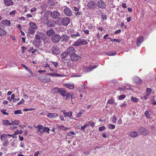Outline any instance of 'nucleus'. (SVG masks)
I'll use <instances>...</instances> for the list:
<instances>
[{
	"instance_id": "nucleus-1",
	"label": "nucleus",
	"mask_w": 156,
	"mask_h": 156,
	"mask_svg": "<svg viewBox=\"0 0 156 156\" xmlns=\"http://www.w3.org/2000/svg\"><path fill=\"white\" fill-rule=\"evenodd\" d=\"M51 49L53 54L57 55H59L60 53V49L57 45L53 46Z\"/></svg>"
},
{
	"instance_id": "nucleus-2",
	"label": "nucleus",
	"mask_w": 156,
	"mask_h": 156,
	"mask_svg": "<svg viewBox=\"0 0 156 156\" xmlns=\"http://www.w3.org/2000/svg\"><path fill=\"white\" fill-rule=\"evenodd\" d=\"M58 20L61 21L62 24L65 26H67L70 21V18L68 17H66L62 18H59Z\"/></svg>"
},
{
	"instance_id": "nucleus-3",
	"label": "nucleus",
	"mask_w": 156,
	"mask_h": 156,
	"mask_svg": "<svg viewBox=\"0 0 156 156\" xmlns=\"http://www.w3.org/2000/svg\"><path fill=\"white\" fill-rule=\"evenodd\" d=\"M138 130L139 132L140 133L141 135H146L149 133V131L145 127H141L139 128Z\"/></svg>"
},
{
	"instance_id": "nucleus-4",
	"label": "nucleus",
	"mask_w": 156,
	"mask_h": 156,
	"mask_svg": "<svg viewBox=\"0 0 156 156\" xmlns=\"http://www.w3.org/2000/svg\"><path fill=\"white\" fill-rule=\"evenodd\" d=\"M96 5V3L94 1H90L87 3V6L88 9H94Z\"/></svg>"
},
{
	"instance_id": "nucleus-5",
	"label": "nucleus",
	"mask_w": 156,
	"mask_h": 156,
	"mask_svg": "<svg viewBox=\"0 0 156 156\" xmlns=\"http://www.w3.org/2000/svg\"><path fill=\"white\" fill-rule=\"evenodd\" d=\"M44 17L45 18L46 20H47V22L46 23L47 25L49 27H53L55 25V23L54 22V21L52 20H48V18L47 16H44Z\"/></svg>"
},
{
	"instance_id": "nucleus-6",
	"label": "nucleus",
	"mask_w": 156,
	"mask_h": 156,
	"mask_svg": "<svg viewBox=\"0 0 156 156\" xmlns=\"http://www.w3.org/2000/svg\"><path fill=\"white\" fill-rule=\"evenodd\" d=\"M96 5L98 7L101 9H105L106 6V4L105 2L102 0L98 1Z\"/></svg>"
},
{
	"instance_id": "nucleus-7",
	"label": "nucleus",
	"mask_w": 156,
	"mask_h": 156,
	"mask_svg": "<svg viewBox=\"0 0 156 156\" xmlns=\"http://www.w3.org/2000/svg\"><path fill=\"white\" fill-rule=\"evenodd\" d=\"M50 16L53 19H56L59 18V17L60 16V14L58 12L54 11L51 13Z\"/></svg>"
},
{
	"instance_id": "nucleus-8",
	"label": "nucleus",
	"mask_w": 156,
	"mask_h": 156,
	"mask_svg": "<svg viewBox=\"0 0 156 156\" xmlns=\"http://www.w3.org/2000/svg\"><path fill=\"white\" fill-rule=\"evenodd\" d=\"M63 12L65 15L68 16H72L73 14L71 10L66 7L64 9Z\"/></svg>"
},
{
	"instance_id": "nucleus-9",
	"label": "nucleus",
	"mask_w": 156,
	"mask_h": 156,
	"mask_svg": "<svg viewBox=\"0 0 156 156\" xmlns=\"http://www.w3.org/2000/svg\"><path fill=\"white\" fill-rule=\"evenodd\" d=\"M61 38L60 36L58 34H54L51 38L52 41L54 43L58 42Z\"/></svg>"
},
{
	"instance_id": "nucleus-10",
	"label": "nucleus",
	"mask_w": 156,
	"mask_h": 156,
	"mask_svg": "<svg viewBox=\"0 0 156 156\" xmlns=\"http://www.w3.org/2000/svg\"><path fill=\"white\" fill-rule=\"evenodd\" d=\"M81 57L80 56L74 53L72 55L70 56V58L73 62L77 61L80 59Z\"/></svg>"
},
{
	"instance_id": "nucleus-11",
	"label": "nucleus",
	"mask_w": 156,
	"mask_h": 156,
	"mask_svg": "<svg viewBox=\"0 0 156 156\" xmlns=\"http://www.w3.org/2000/svg\"><path fill=\"white\" fill-rule=\"evenodd\" d=\"M75 51L74 48L72 47H69L66 50L67 54L70 55L75 53Z\"/></svg>"
},
{
	"instance_id": "nucleus-12",
	"label": "nucleus",
	"mask_w": 156,
	"mask_h": 156,
	"mask_svg": "<svg viewBox=\"0 0 156 156\" xmlns=\"http://www.w3.org/2000/svg\"><path fill=\"white\" fill-rule=\"evenodd\" d=\"M69 38L67 35L64 34L61 37L60 39L62 42H66L68 41Z\"/></svg>"
},
{
	"instance_id": "nucleus-13",
	"label": "nucleus",
	"mask_w": 156,
	"mask_h": 156,
	"mask_svg": "<svg viewBox=\"0 0 156 156\" xmlns=\"http://www.w3.org/2000/svg\"><path fill=\"white\" fill-rule=\"evenodd\" d=\"M58 116V115L56 113H49L47 116L50 119H55Z\"/></svg>"
},
{
	"instance_id": "nucleus-14",
	"label": "nucleus",
	"mask_w": 156,
	"mask_h": 156,
	"mask_svg": "<svg viewBox=\"0 0 156 156\" xmlns=\"http://www.w3.org/2000/svg\"><path fill=\"white\" fill-rule=\"evenodd\" d=\"M55 33V31L52 28H51L50 30H48L46 32L47 35L49 37L52 36Z\"/></svg>"
},
{
	"instance_id": "nucleus-15",
	"label": "nucleus",
	"mask_w": 156,
	"mask_h": 156,
	"mask_svg": "<svg viewBox=\"0 0 156 156\" xmlns=\"http://www.w3.org/2000/svg\"><path fill=\"white\" fill-rule=\"evenodd\" d=\"M66 93V90L64 88H60L59 91V93L60 94L65 97V94Z\"/></svg>"
},
{
	"instance_id": "nucleus-16",
	"label": "nucleus",
	"mask_w": 156,
	"mask_h": 156,
	"mask_svg": "<svg viewBox=\"0 0 156 156\" xmlns=\"http://www.w3.org/2000/svg\"><path fill=\"white\" fill-rule=\"evenodd\" d=\"M41 43L42 42L41 40H38L37 39H35L33 41L34 44L36 46H40Z\"/></svg>"
},
{
	"instance_id": "nucleus-17",
	"label": "nucleus",
	"mask_w": 156,
	"mask_h": 156,
	"mask_svg": "<svg viewBox=\"0 0 156 156\" xmlns=\"http://www.w3.org/2000/svg\"><path fill=\"white\" fill-rule=\"evenodd\" d=\"M143 41V36L139 37L137 39V42L136 43L137 46L138 47L139 46L142 42Z\"/></svg>"
},
{
	"instance_id": "nucleus-18",
	"label": "nucleus",
	"mask_w": 156,
	"mask_h": 156,
	"mask_svg": "<svg viewBox=\"0 0 156 156\" xmlns=\"http://www.w3.org/2000/svg\"><path fill=\"white\" fill-rule=\"evenodd\" d=\"M64 86L69 89H73L74 87V84L73 83H66L64 84Z\"/></svg>"
},
{
	"instance_id": "nucleus-19",
	"label": "nucleus",
	"mask_w": 156,
	"mask_h": 156,
	"mask_svg": "<svg viewBox=\"0 0 156 156\" xmlns=\"http://www.w3.org/2000/svg\"><path fill=\"white\" fill-rule=\"evenodd\" d=\"M8 137H7V134H3L1 136V140L2 141H8Z\"/></svg>"
},
{
	"instance_id": "nucleus-20",
	"label": "nucleus",
	"mask_w": 156,
	"mask_h": 156,
	"mask_svg": "<svg viewBox=\"0 0 156 156\" xmlns=\"http://www.w3.org/2000/svg\"><path fill=\"white\" fill-rule=\"evenodd\" d=\"M2 23L4 25L7 26H9L11 24L10 21L7 20H2Z\"/></svg>"
},
{
	"instance_id": "nucleus-21",
	"label": "nucleus",
	"mask_w": 156,
	"mask_h": 156,
	"mask_svg": "<svg viewBox=\"0 0 156 156\" xmlns=\"http://www.w3.org/2000/svg\"><path fill=\"white\" fill-rule=\"evenodd\" d=\"M29 25L31 28L33 29H37V25L34 23L30 22L29 23Z\"/></svg>"
},
{
	"instance_id": "nucleus-22",
	"label": "nucleus",
	"mask_w": 156,
	"mask_h": 156,
	"mask_svg": "<svg viewBox=\"0 0 156 156\" xmlns=\"http://www.w3.org/2000/svg\"><path fill=\"white\" fill-rule=\"evenodd\" d=\"M5 4L7 6H10L13 4V2L12 0H4Z\"/></svg>"
},
{
	"instance_id": "nucleus-23",
	"label": "nucleus",
	"mask_w": 156,
	"mask_h": 156,
	"mask_svg": "<svg viewBox=\"0 0 156 156\" xmlns=\"http://www.w3.org/2000/svg\"><path fill=\"white\" fill-rule=\"evenodd\" d=\"M97 66H90L89 67H87L85 68L86 71H90L94 69L97 68Z\"/></svg>"
},
{
	"instance_id": "nucleus-24",
	"label": "nucleus",
	"mask_w": 156,
	"mask_h": 156,
	"mask_svg": "<svg viewBox=\"0 0 156 156\" xmlns=\"http://www.w3.org/2000/svg\"><path fill=\"white\" fill-rule=\"evenodd\" d=\"M7 34V32L5 30L0 28V36L3 37L5 36Z\"/></svg>"
},
{
	"instance_id": "nucleus-25",
	"label": "nucleus",
	"mask_w": 156,
	"mask_h": 156,
	"mask_svg": "<svg viewBox=\"0 0 156 156\" xmlns=\"http://www.w3.org/2000/svg\"><path fill=\"white\" fill-rule=\"evenodd\" d=\"M60 88L57 87H54L51 89V91L54 93H58Z\"/></svg>"
},
{
	"instance_id": "nucleus-26",
	"label": "nucleus",
	"mask_w": 156,
	"mask_h": 156,
	"mask_svg": "<svg viewBox=\"0 0 156 156\" xmlns=\"http://www.w3.org/2000/svg\"><path fill=\"white\" fill-rule=\"evenodd\" d=\"M2 122L3 125L5 126H10L12 125L11 122H10L8 120H2Z\"/></svg>"
},
{
	"instance_id": "nucleus-27",
	"label": "nucleus",
	"mask_w": 156,
	"mask_h": 156,
	"mask_svg": "<svg viewBox=\"0 0 156 156\" xmlns=\"http://www.w3.org/2000/svg\"><path fill=\"white\" fill-rule=\"evenodd\" d=\"M73 93H66L65 96L66 97V99H68L71 98L72 100L73 99Z\"/></svg>"
},
{
	"instance_id": "nucleus-28",
	"label": "nucleus",
	"mask_w": 156,
	"mask_h": 156,
	"mask_svg": "<svg viewBox=\"0 0 156 156\" xmlns=\"http://www.w3.org/2000/svg\"><path fill=\"white\" fill-rule=\"evenodd\" d=\"M73 113L71 112H66L64 114V116L65 117H68L71 118V117L72 116Z\"/></svg>"
},
{
	"instance_id": "nucleus-29",
	"label": "nucleus",
	"mask_w": 156,
	"mask_h": 156,
	"mask_svg": "<svg viewBox=\"0 0 156 156\" xmlns=\"http://www.w3.org/2000/svg\"><path fill=\"white\" fill-rule=\"evenodd\" d=\"M134 80L135 83L139 84H140L142 82V80L138 77L134 78Z\"/></svg>"
},
{
	"instance_id": "nucleus-30",
	"label": "nucleus",
	"mask_w": 156,
	"mask_h": 156,
	"mask_svg": "<svg viewBox=\"0 0 156 156\" xmlns=\"http://www.w3.org/2000/svg\"><path fill=\"white\" fill-rule=\"evenodd\" d=\"M47 75H50L51 76H53L55 77H58V76H62V75L61 74H58L55 73H48Z\"/></svg>"
},
{
	"instance_id": "nucleus-31",
	"label": "nucleus",
	"mask_w": 156,
	"mask_h": 156,
	"mask_svg": "<svg viewBox=\"0 0 156 156\" xmlns=\"http://www.w3.org/2000/svg\"><path fill=\"white\" fill-rule=\"evenodd\" d=\"M106 55L109 56L114 55H116V52L115 51H111L107 52Z\"/></svg>"
},
{
	"instance_id": "nucleus-32",
	"label": "nucleus",
	"mask_w": 156,
	"mask_h": 156,
	"mask_svg": "<svg viewBox=\"0 0 156 156\" xmlns=\"http://www.w3.org/2000/svg\"><path fill=\"white\" fill-rule=\"evenodd\" d=\"M58 128L60 129H62L64 131H66L70 129L69 128L67 127H65L63 126H58Z\"/></svg>"
},
{
	"instance_id": "nucleus-33",
	"label": "nucleus",
	"mask_w": 156,
	"mask_h": 156,
	"mask_svg": "<svg viewBox=\"0 0 156 156\" xmlns=\"http://www.w3.org/2000/svg\"><path fill=\"white\" fill-rule=\"evenodd\" d=\"M130 135L132 137H135L138 135V133L136 132H131L130 133Z\"/></svg>"
},
{
	"instance_id": "nucleus-34",
	"label": "nucleus",
	"mask_w": 156,
	"mask_h": 156,
	"mask_svg": "<svg viewBox=\"0 0 156 156\" xmlns=\"http://www.w3.org/2000/svg\"><path fill=\"white\" fill-rule=\"evenodd\" d=\"M11 121L12 122L11 123L12 125H18L20 123V121L18 120L11 119Z\"/></svg>"
},
{
	"instance_id": "nucleus-35",
	"label": "nucleus",
	"mask_w": 156,
	"mask_h": 156,
	"mask_svg": "<svg viewBox=\"0 0 156 156\" xmlns=\"http://www.w3.org/2000/svg\"><path fill=\"white\" fill-rule=\"evenodd\" d=\"M85 112V111L84 110L82 109L80 111L79 113H77L76 115V117L77 118L81 116V115Z\"/></svg>"
},
{
	"instance_id": "nucleus-36",
	"label": "nucleus",
	"mask_w": 156,
	"mask_h": 156,
	"mask_svg": "<svg viewBox=\"0 0 156 156\" xmlns=\"http://www.w3.org/2000/svg\"><path fill=\"white\" fill-rule=\"evenodd\" d=\"M81 35V34L78 32H76V34H71V37L72 38H76L77 37H79Z\"/></svg>"
},
{
	"instance_id": "nucleus-37",
	"label": "nucleus",
	"mask_w": 156,
	"mask_h": 156,
	"mask_svg": "<svg viewBox=\"0 0 156 156\" xmlns=\"http://www.w3.org/2000/svg\"><path fill=\"white\" fill-rule=\"evenodd\" d=\"M29 73V74L28 76L29 77H31L32 76H34L33 75V73L31 71V70L29 68H28L27 70Z\"/></svg>"
},
{
	"instance_id": "nucleus-38",
	"label": "nucleus",
	"mask_w": 156,
	"mask_h": 156,
	"mask_svg": "<svg viewBox=\"0 0 156 156\" xmlns=\"http://www.w3.org/2000/svg\"><path fill=\"white\" fill-rule=\"evenodd\" d=\"M144 114L147 118L149 119L150 118V113L147 110L145 111L144 112Z\"/></svg>"
},
{
	"instance_id": "nucleus-39",
	"label": "nucleus",
	"mask_w": 156,
	"mask_h": 156,
	"mask_svg": "<svg viewBox=\"0 0 156 156\" xmlns=\"http://www.w3.org/2000/svg\"><path fill=\"white\" fill-rule=\"evenodd\" d=\"M131 100L132 101L136 103L137 102L139 101L138 99L137 98L133 97H131Z\"/></svg>"
},
{
	"instance_id": "nucleus-40",
	"label": "nucleus",
	"mask_w": 156,
	"mask_h": 156,
	"mask_svg": "<svg viewBox=\"0 0 156 156\" xmlns=\"http://www.w3.org/2000/svg\"><path fill=\"white\" fill-rule=\"evenodd\" d=\"M67 55V52H64L61 55V56L62 58H65L66 57Z\"/></svg>"
},
{
	"instance_id": "nucleus-41",
	"label": "nucleus",
	"mask_w": 156,
	"mask_h": 156,
	"mask_svg": "<svg viewBox=\"0 0 156 156\" xmlns=\"http://www.w3.org/2000/svg\"><path fill=\"white\" fill-rule=\"evenodd\" d=\"M115 126L114 125L109 124L108 125V128L111 129H114L115 128Z\"/></svg>"
},
{
	"instance_id": "nucleus-42",
	"label": "nucleus",
	"mask_w": 156,
	"mask_h": 156,
	"mask_svg": "<svg viewBox=\"0 0 156 156\" xmlns=\"http://www.w3.org/2000/svg\"><path fill=\"white\" fill-rule=\"evenodd\" d=\"M146 91L147 94V96L149 95L151 93V90L150 88H147L146 89Z\"/></svg>"
},
{
	"instance_id": "nucleus-43",
	"label": "nucleus",
	"mask_w": 156,
	"mask_h": 156,
	"mask_svg": "<svg viewBox=\"0 0 156 156\" xmlns=\"http://www.w3.org/2000/svg\"><path fill=\"white\" fill-rule=\"evenodd\" d=\"M126 96L124 94H121L119 97V99L122 100L125 98Z\"/></svg>"
},
{
	"instance_id": "nucleus-44",
	"label": "nucleus",
	"mask_w": 156,
	"mask_h": 156,
	"mask_svg": "<svg viewBox=\"0 0 156 156\" xmlns=\"http://www.w3.org/2000/svg\"><path fill=\"white\" fill-rule=\"evenodd\" d=\"M23 133L22 131V130H19L17 129L15 132V134H21Z\"/></svg>"
},
{
	"instance_id": "nucleus-45",
	"label": "nucleus",
	"mask_w": 156,
	"mask_h": 156,
	"mask_svg": "<svg viewBox=\"0 0 156 156\" xmlns=\"http://www.w3.org/2000/svg\"><path fill=\"white\" fill-rule=\"evenodd\" d=\"M80 43H79V42H78V41H75L73 44H72L73 46H78L80 45Z\"/></svg>"
},
{
	"instance_id": "nucleus-46",
	"label": "nucleus",
	"mask_w": 156,
	"mask_h": 156,
	"mask_svg": "<svg viewBox=\"0 0 156 156\" xmlns=\"http://www.w3.org/2000/svg\"><path fill=\"white\" fill-rule=\"evenodd\" d=\"M35 110V108H24L23 110V111H32L34 110Z\"/></svg>"
},
{
	"instance_id": "nucleus-47",
	"label": "nucleus",
	"mask_w": 156,
	"mask_h": 156,
	"mask_svg": "<svg viewBox=\"0 0 156 156\" xmlns=\"http://www.w3.org/2000/svg\"><path fill=\"white\" fill-rule=\"evenodd\" d=\"M30 34H34L35 33V31L32 29L29 28L28 30Z\"/></svg>"
},
{
	"instance_id": "nucleus-48",
	"label": "nucleus",
	"mask_w": 156,
	"mask_h": 156,
	"mask_svg": "<svg viewBox=\"0 0 156 156\" xmlns=\"http://www.w3.org/2000/svg\"><path fill=\"white\" fill-rule=\"evenodd\" d=\"M15 114H22V112L21 110H17L14 112Z\"/></svg>"
},
{
	"instance_id": "nucleus-49",
	"label": "nucleus",
	"mask_w": 156,
	"mask_h": 156,
	"mask_svg": "<svg viewBox=\"0 0 156 156\" xmlns=\"http://www.w3.org/2000/svg\"><path fill=\"white\" fill-rule=\"evenodd\" d=\"M51 63L55 67H57L58 65L57 62H51Z\"/></svg>"
},
{
	"instance_id": "nucleus-50",
	"label": "nucleus",
	"mask_w": 156,
	"mask_h": 156,
	"mask_svg": "<svg viewBox=\"0 0 156 156\" xmlns=\"http://www.w3.org/2000/svg\"><path fill=\"white\" fill-rule=\"evenodd\" d=\"M114 102V100L113 99H109L108 100V102L110 104H113Z\"/></svg>"
},
{
	"instance_id": "nucleus-51",
	"label": "nucleus",
	"mask_w": 156,
	"mask_h": 156,
	"mask_svg": "<svg viewBox=\"0 0 156 156\" xmlns=\"http://www.w3.org/2000/svg\"><path fill=\"white\" fill-rule=\"evenodd\" d=\"M6 111V110L5 109H2L1 110V112H2L3 114L4 115H9V114L6 112H5Z\"/></svg>"
},
{
	"instance_id": "nucleus-52",
	"label": "nucleus",
	"mask_w": 156,
	"mask_h": 156,
	"mask_svg": "<svg viewBox=\"0 0 156 156\" xmlns=\"http://www.w3.org/2000/svg\"><path fill=\"white\" fill-rule=\"evenodd\" d=\"M89 123L90 124V126L92 127H93L95 126V123L92 121H90L89 122Z\"/></svg>"
},
{
	"instance_id": "nucleus-53",
	"label": "nucleus",
	"mask_w": 156,
	"mask_h": 156,
	"mask_svg": "<svg viewBox=\"0 0 156 156\" xmlns=\"http://www.w3.org/2000/svg\"><path fill=\"white\" fill-rule=\"evenodd\" d=\"M5 142L3 143V146L7 147L8 146L9 144V141L8 140L5 141Z\"/></svg>"
},
{
	"instance_id": "nucleus-54",
	"label": "nucleus",
	"mask_w": 156,
	"mask_h": 156,
	"mask_svg": "<svg viewBox=\"0 0 156 156\" xmlns=\"http://www.w3.org/2000/svg\"><path fill=\"white\" fill-rule=\"evenodd\" d=\"M44 132H46L48 133H49L50 129L49 128L47 127H44Z\"/></svg>"
},
{
	"instance_id": "nucleus-55",
	"label": "nucleus",
	"mask_w": 156,
	"mask_h": 156,
	"mask_svg": "<svg viewBox=\"0 0 156 156\" xmlns=\"http://www.w3.org/2000/svg\"><path fill=\"white\" fill-rule=\"evenodd\" d=\"M37 130H39V129H41L44 128L43 126L41 125H38L37 126Z\"/></svg>"
},
{
	"instance_id": "nucleus-56",
	"label": "nucleus",
	"mask_w": 156,
	"mask_h": 156,
	"mask_svg": "<svg viewBox=\"0 0 156 156\" xmlns=\"http://www.w3.org/2000/svg\"><path fill=\"white\" fill-rule=\"evenodd\" d=\"M51 81V79L49 78H47V79L44 78V83L49 82Z\"/></svg>"
},
{
	"instance_id": "nucleus-57",
	"label": "nucleus",
	"mask_w": 156,
	"mask_h": 156,
	"mask_svg": "<svg viewBox=\"0 0 156 156\" xmlns=\"http://www.w3.org/2000/svg\"><path fill=\"white\" fill-rule=\"evenodd\" d=\"M116 117L115 115H114L112 117V121L113 122L115 123L116 120Z\"/></svg>"
},
{
	"instance_id": "nucleus-58",
	"label": "nucleus",
	"mask_w": 156,
	"mask_h": 156,
	"mask_svg": "<svg viewBox=\"0 0 156 156\" xmlns=\"http://www.w3.org/2000/svg\"><path fill=\"white\" fill-rule=\"evenodd\" d=\"M89 126V124H86L83 126L81 127V129L82 130H84L86 127Z\"/></svg>"
},
{
	"instance_id": "nucleus-59",
	"label": "nucleus",
	"mask_w": 156,
	"mask_h": 156,
	"mask_svg": "<svg viewBox=\"0 0 156 156\" xmlns=\"http://www.w3.org/2000/svg\"><path fill=\"white\" fill-rule=\"evenodd\" d=\"M87 44V43L86 41L83 39L82 40V42H81V44L82 45H86Z\"/></svg>"
},
{
	"instance_id": "nucleus-60",
	"label": "nucleus",
	"mask_w": 156,
	"mask_h": 156,
	"mask_svg": "<svg viewBox=\"0 0 156 156\" xmlns=\"http://www.w3.org/2000/svg\"><path fill=\"white\" fill-rule=\"evenodd\" d=\"M101 18L104 20H106L107 19V16L105 15L102 14L101 16Z\"/></svg>"
},
{
	"instance_id": "nucleus-61",
	"label": "nucleus",
	"mask_w": 156,
	"mask_h": 156,
	"mask_svg": "<svg viewBox=\"0 0 156 156\" xmlns=\"http://www.w3.org/2000/svg\"><path fill=\"white\" fill-rule=\"evenodd\" d=\"M105 129V126H103L100 127L99 128V130L100 131H102L103 130H104Z\"/></svg>"
},
{
	"instance_id": "nucleus-62",
	"label": "nucleus",
	"mask_w": 156,
	"mask_h": 156,
	"mask_svg": "<svg viewBox=\"0 0 156 156\" xmlns=\"http://www.w3.org/2000/svg\"><path fill=\"white\" fill-rule=\"evenodd\" d=\"M111 41H112L113 42H114L115 41H116V42L120 43L121 41L120 40L116 39H114L113 40H111Z\"/></svg>"
},
{
	"instance_id": "nucleus-63",
	"label": "nucleus",
	"mask_w": 156,
	"mask_h": 156,
	"mask_svg": "<svg viewBox=\"0 0 156 156\" xmlns=\"http://www.w3.org/2000/svg\"><path fill=\"white\" fill-rule=\"evenodd\" d=\"M126 87L123 86L122 87H119L118 88V89L120 90H122V91H124L126 89Z\"/></svg>"
},
{
	"instance_id": "nucleus-64",
	"label": "nucleus",
	"mask_w": 156,
	"mask_h": 156,
	"mask_svg": "<svg viewBox=\"0 0 156 156\" xmlns=\"http://www.w3.org/2000/svg\"><path fill=\"white\" fill-rule=\"evenodd\" d=\"M24 102V100L23 99L19 103H17V105H16L17 106L21 104H22Z\"/></svg>"
}]
</instances>
